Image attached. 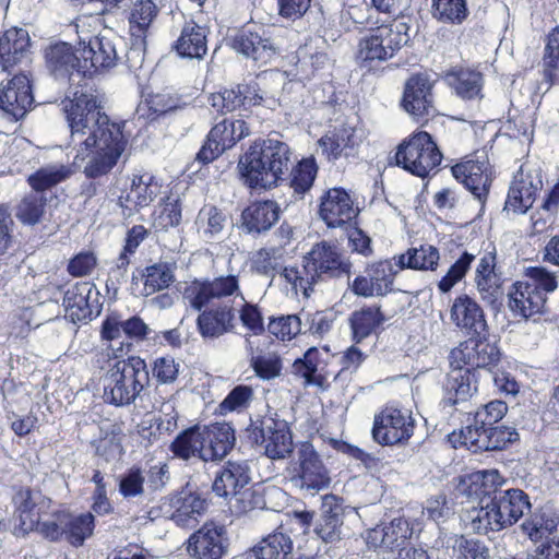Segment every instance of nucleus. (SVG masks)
I'll list each match as a JSON object with an SVG mask.
<instances>
[{
	"instance_id": "1",
	"label": "nucleus",
	"mask_w": 559,
	"mask_h": 559,
	"mask_svg": "<svg viewBox=\"0 0 559 559\" xmlns=\"http://www.w3.org/2000/svg\"><path fill=\"white\" fill-rule=\"evenodd\" d=\"M61 106L70 131L69 145L76 150L75 163L85 160L97 140L107 138L114 131H122L120 124L110 121L96 91L86 83L69 92Z\"/></svg>"
},
{
	"instance_id": "2",
	"label": "nucleus",
	"mask_w": 559,
	"mask_h": 559,
	"mask_svg": "<svg viewBox=\"0 0 559 559\" xmlns=\"http://www.w3.org/2000/svg\"><path fill=\"white\" fill-rule=\"evenodd\" d=\"M293 157L290 146L277 138L254 141L239 158L240 178L250 189L270 190L287 180Z\"/></svg>"
},
{
	"instance_id": "3",
	"label": "nucleus",
	"mask_w": 559,
	"mask_h": 559,
	"mask_svg": "<svg viewBox=\"0 0 559 559\" xmlns=\"http://www.w3.org/2000/svg\"><path fill=\"white\" fill-rule=\"evenodd\" d=\"M352 264L342 258L335 246L322 241L304 257L300 269L284 267L282 275L295 289L309 297L312 287L321 280L346 276L349 280Z\"/></svg>"
},
{
	"instance_id": "4",
	"label": "nucleus",
	"mask_w": 559,
	"mask_h": 559,
	"mask_svg": "<svg viewBox=\"0 0 559 559\" xmlns=\"http://www.w3.org/2000/svg\"><path fill=\"white\" fill-rule=\"evenodd\" d=\"M411 26L399 19L383 20L370 26L369 34L359 39L356 60L362 67L373 61H386L411 41Z\"/></svg>"
},
{
	"instance_id": "5",
	"label": "nucleus",
	"mask_w": 559,
	"mask_h": 559,
	"mask_svg": "<svg viewBox=\"0 0 559 559\" xmlns=\"http://www.w3.org/2000/svg\"><path fill=\"white\" fill-rule=\"evenodd\" d=\"M150 382L145 360L131 356L116 361L104 378V400L115 406H127L135 402Z\"/></svg>"
},
{
	"instance_id": "6",
	"label": "nucleus",
	"mask_w": 559,
	"mask_h": 559,
	"mask_svg": "<svg viewBox=\"0 0 559 559\" xmlns=\"http://www.w3.org/2000/svg\"><path fill=\"white\" fill-rule=\"evenodd\" d=\"M441 160V152L432 136L426 131L414 133L403 141L395 153L397 166L421 178L428 176L433 168L440 165Z\"/></svg>"
},
{
	"instance_id": "7",
	"label": "nucleus",
	"mask_w": 559,
	"mask_h": 559,
	"mask_svg": "<svg viewBox=\"0 0 559 559\" xmlns=\"http://www.w3.org/2000/svg\"><path fill=\"white\" fill-rule=\"evenodd\" d=\"M288 471L290 481L312 495L328 488L331 483L326 466L310 442L300 443Z\"/></svg>"
},
{
	"instance_id": "8",
	"label": "nucleus",
	"mask_w": 559,
	"mask_h": 559,
	"mask_svg": "<svg viewBox=\"0 0 559 559\" xmlns=\"http://www.w3.org/2000/svg\"><path fill=\"white\" fill-rule=\"evenodd\" d=\"M253 444L262 445L272 460L284 459L293 452V438L287 423L271 416L251 420L247 428Z\"/></svg>"
},
{
	"instance_id": "9",
	"label": "nucleus",
	"mask_w": 559,
	"mask_h": 559,
	"mask_svg": "<svg viewBox=\"0 0 559 559\" xmlns=\"http://www.w3.org/2000/svg\"><path fill=\"white\" fill-rule=\"evenodd\" d=\"M456 437L462 445L473 452L502 451L520 439L516 429L506 425L485 426L484 428L464 427L459 435L455 432L450 435V440L455 442L456 440L453 438Z\"/></svg>"
},
{
	"instance_id": "10",
	"label": "nucleus",
	"mask_w": 559,
	"mask_h": 559,
	"mask_svg": "<svg viewBox=\"0 0 559 559\" xmlns=\"http://www.w3.org/2000/svg\"><path fill=\"white\" fill-rule=\"evenodd\" d=\"M501 355L497 337L487 330L485 335H473L468 342L452 349L449 360L451 364H463L478 373L479 368L496 367Z\"/></svg>"
},
{
	"instance_id": "11",
	"label": "nucleus",
	"mask_w": 559,
	"mask_h": 559,
	"mask_svg": "<svg viewBox=\"0 0 559 559\" xmlns=\"http://www.w3.org/2000/svg\"><path fill=\"white\" fill-rule=\"evenodd\" d=\"M46 68L57 80L68 79L71 84L91 76V67L86 60L79 58L74 48L66 41H56L49 44L44 49Z\"/></svg>"
},
{
	"instance_id": "12",
	"label": "nucleus",
	"mask_w": 559,
	"mask_h": 559,
	"mask_svg": "<svg viewBox=\"0 0 559 559\" xmlns=\"http://www.w3.org/2000/svg\"><path fill=\"white\" fill-rule=\"evenodd\" d=\"M371 433L373 440L381 445L404 444L414 433L412 414L394 406H385L376 414Z\"/></svg>"
},
{
	"instance_id": "13",
	"label": "nucleus",
	"mask_w": 559,
	"mask_h": 559,
	"mask_svg": "<svg viewBox=\"0 0 559 559\" xmlns=\"http://www.w3.org/2000/svg\"><path fill=\"white\" fill-rule=\"evenodd\" d=\"M127 145L122 131H114L107 138H100L93 145L86 156L90 157L84 166V175L87 179H98L107 182L108 175L117 165Z\"/></svg>"
},
{
	"instance_id": "14",
	"label": "nucleus",
	"mask_w": 559,
	"mask_h": 559,
	"mask_svg": "<svg viewBox=\"0 0 559 559\" xmlns=\"http://www.w3.org/2000/svg\"><path fill=\"white\" fill-rule=\"evenodd\" d=\"M432 87L425 73L414 74L405 82L401 106L416 122H426L437 114Z\"/></svg>"
},
{
	"instance_id": "15",
	"label": "nucleus",
	"mask_w": 559,
	"mask_h": 559,
	"mask_svg": "<svg viewBox=\"0 0 559 559\" xmlns=\"http://www.w3.org/2000/svg\"><path fill=\"white\" fill-rule=\"evenodd\" d=\"M236 294L245 300L243 295L239 290V280L236 275L219 276L212 281H193L185 288L183 299L189 306L201 311L213 299H221Z\"/></svg>"
},
{
	"instance_id": "16",
	"label": "nucleus",
	"mask_w": 559,
	"mask_h": 559,
	"mask_svg": "<svg viewBox=\"0 0 559 559\" xmlns=\"http://www.w3.org/2000/svg\"><path fill=\"white\" fill-rule=\"evenodd\" d=\"M233 48L257 64H267L277 53L278 46L263 26L241 28L233 38Z\"/></svg>"
},
{
	"instance_id": "17",
	"label": "nucleus",
	"mask_w": 559,
	"mask_h": 559,
	"mask_svg": "<svg viewBox=\"0 0 559 559\" xmlns=\"http://www.w3.org/2000/svg\"><path fill=\"white\" fill-rule=\"evenodd\" d=\"M543 188L538 170H525L521 166L509 188L503 212L525 214L534 204L538 191Z\"/></svg>"
},
{
	"instance_id": "18",
	"label": "nucleus",
	"mask_w": 559,
	"mask_h": 559,
	"mask_svg": "<svg viewBox=\"0 0 559 559\" xmlns=\"http://www.w3.org/2000/svg\"><path fill=\"white\" fill-rule=\"evenodd\" d=\"M250 480V467L246 461H228L216 473L212 489L218 497H236L239 502L245 503L254 496L252 490L246 488Z\"/></svg>"
},
{
	"instance_id": "19",
	"label": "nucleus",
	"mask_w": 559,
	"mask_h": 559,
	"mask_svg": "<svg viewBox=\"0 0 559 559\" xmlns=\"http://www.w3.org/2000/svg\"><path fill=\"white\" fill-rule=\"evenodd\" d=\"M450 367L451 370L443 384L442 404L444 407L454 406L456 411L463 412L464 409L460 406H464L477 393V373L473 368H467L463 364L450 362Z\"/></svg>"
},
{
	"instance_id": "20",
	"label": "nucleus",
	"mask_w": 559,
	"mask_h": 559,
	"mask_svg": "<svg viewBox=\"0 0 559 559\" xmlns=\"http://www.w3.org/2000/svg\"><path fill=\"white\" fill-rule=\"evenodd\" d=\"M346 508L341 497L332 493L322 497L320 514L313 527V533L322 542L334 544L344 538V516Z\"/></svg>"
},
{
	"instance_id": "21",
	"label": "nucleus",
	"mask_w": 559,
	"mask_h": 559,
	"mask_svg": "<svg viewBox=\"0 0 559 559\" xmlns=\"http://www.w3.org/2000/svg\"><path fill=\"white\" fill-rule=\"evenodd\" d=\"M224 526L205 523L188 539V552L197 559H222L228 551Z\"/></svg>"
},
{
	"instance_id": "22",
	"label": "nucleus",
	"mask_w": 559,
	"mask_h": 559,
	"mask_svg": "<svg viewBox=\"0 0 559 559\" xmlns=\"http://www.w3.org/2000/svg\"><path fill=\"white\" fill-rule=\"evenodd\" d=\"M98 295L95 285L90 282L72 285L63 296L66 316L74 323L92 320L94 313H99Z\"/></svg>"
},
{
	"instance_id": "23",
	"label": "nucleus",
	"mask_w": 559,
	"mask_h": 559,
	"mask_svg": "<svg viewBox=\"0 0 559 559\" xmlns=\"http://www.w3.org/2000/svg\"><path fill=\"white\" fill-rule=\"evenodd\" d=\"M34 103L31 80L25 73L14 75L0 91V108L14 120L22 119Z\"/></svg>"
},
{
	"instance_id": "24",
	"label": "nucleus",
	"mask_w": 559,
	"mask_h": 559,
	"mask_svg": "<svg viewBox=\"0 0 559 559\" xmlns=\"http://www.w3.org/2000/svg\"><path fill=\"white\" fill-rule=\"evenodd\" d=\"M453 177L481 204L485 203L492 181L490 165L487 158L483 160L469 159L452 167Z\"/></svg>"
},
{
	"instance_id": "25",
	"label": "nucleus",
	"mask_w": 559,
	"mask_h": 559,
	"mask_svg": "<svg viewBox=\"0 0 559 559\" xmlns=\"http://www.w3.org/2000/svg\"><path fill=\"white\" fill-rule=\"evenodd\" d=\"M235 319L233 305L222 302L200 311L197 318V329L203 338L215 340L234 330Z\"/></svg>"
},
{
	"instance_id": "26",
	"label": "nucleus",
	"mask_w": 559,
	"mask_h": 559,
	"mask_svg": "<svg viewBox=\"0 0 559 559\" xmlns=\"http://www.w3.org/2000/svg\"><path fill=\"white\" fill-rule=\"evenodd\" d=\"M169 519L180 527H192L205 511L206 501L200 493L182 488L169 498Z\"/></svg>"
},
{
	"instance_id": "27",
	"label": "nucleus",
	"mask_w": 559,
	"mask_h": 559,
	"mask_svg": "<svg viewBox=\"0 0 559 559\" xmlns=\"http://www.w3.org/2000/svg\"><path fill=\"white\" fill-rule=\"evenodd\" d=\"M320 217L331 227H342L354 216L353 201L342 188H333L321 197Z\"/></svg>"
},
{
	"instance_id": "28",
	"label": "nucleus",
	"mask_w": 559,
	"mask_h": 559,
	"mask_svg": "<svg viewBox=\"0 0 559 559\" xmlns=\"http://www.w3.org/2000/svg\"><path fill=\"white\" fill-rule=\"evenodd\" d=\"M452 322L473 335H485L488 324L481 307L468 295L456 297L450 310Z\"/></svg>"
},
{
	"instance_id": "29",
	"label": "nucleus",
	"mask_w": 559,
	"mask_h": 559,
	"mask_svg": "<svg viewBox=\"0 0 559 559\" xmlns=\"http://www.w3.org/2000/svg\"><path fill=\"white\" fill-rule=\"evenodd\" d=\"M203 437V462L221 461L234 448L235 430L227 423H215L201 427Z\"/></svg>"
},
{
	"instance_id": "30",
	"label": "nucleus",
	"mask_w": 559,
	"mask_h": 559,
	"mask_svg": "<svg viewBox=\"0 0 559 559\" xmlns=\"http://www.w3.org/2000/svg\"><path fill=\"white\" fill-rule=\"evenodd\" d=\"M508 298L509 309L515 317L528 319L536 313L547 311V297L538 295L526 280L512 284Z\"/></svg>"
},
{
	"instance_id": "31",
	"label": "nucleus",
	"mask_w": 559,
	"mask_h": 559,
	"mask_svg": "<svg viewBox=\"0 0 559 559\" xmlns=\"http://www.w3.org/2000/svg\"><path fill=\"white\" fill-rule=\"evenodd\" d=\"M31 38L24 28L11 27L0 37V66L10 68L28 58Z\"/></svg>"
},
{
	"instance_id": "32",
	"label": "nucleus",
	"mask_w": 559,
	"mask_h": 559,
	"mask_svg": "<svg viewBox=\"0 0 559 559\" xmlns=\"http://www.w3.org/2000/svg\"><path fill=\"white\" fill-rule=\"evenodd\" d=\"M280 206L275 201L255 202L243 210L242 227L249 234H261L269 230L280 217Z\"/></svg>"
},
{
	"instance_id": "33",
	"label": "nucleus",
	"mask_w": 559,
	"mask_h": 559,
	"mask_svg": "<svg viewBox=\"0 0 559 559\" xmlns=\"http://www.w3.org/2000/svg\"><path fill=\"white\" fill-rule=\"evenodd\" d=\"M41 499L43 496L39 491H34L28 487H20L15 490L12 503L14 515L19 521L17 530L22 533V536H26L34 531L38 518L35 514V509Z\"/></svg>"
},
{
	"instance_id": "34",
	"label": "nucleus",
	"mask_w": 559,
	"mask_h": 559,
	"mask_svg": "<svg viewBox=\"0 0 559 559\" xmlns=\"http://www.w3.org/2000/svg\"><path fill=\"white\" fill-rule=\"evenodd\" d=\"M444 81L462 99L483 98L484 76L479 71L453 68L445 73Z\"/></svg>"
},
{
	"instance_id": "35",
	"label": "nucleus",
	"mask_w": 559,
	"mask_h": 559,
	"mask_svg": "<svg viewBox=\"0 0 559 559\" xmlns=\"http://www.w3.org/2000/svg\"><path fill=\"white\" fill-rule=\"evenodd\" d=\"M493 499L508 527L515 524L532 508L528 495L519 488L498 491Z\"/></svg>"
},
{
	"instance_id": "36",
	"label": "nucleus",
	"mask_w": 559,
	"mask_h": 559,
	"mask_svg": "<svg viewBox=\"0 0 559 559\" xmlns=\"http://www.w3.org/2000/svg\"><path fill=\"white\" fill-rule=\"evenodd\" d=\"M82 60H86L91 67V75L97 69L116 66L118 53L115 41L106 36L91 38L88 45L82 49Z\"/></svg>"
},
{
	"instance_id": "37",
	"label": "nucleus",
	"mask_w": 559,
	"mask_h": 559,
	"mask_svg": "<svg viewBox=\"0 0 559 559\" xmlns=\"http://www.w3.org/2000/svg\"><path fill=\"white\" fill-rule=\"evenodd\" d=\"M411 535L408 522L403 518H394L390 523L373 528L368 539L374 547L393 549L403 545Z\"/></svg>"
},
{
	"instance_id": "38",
	"label": "nucleus",
	"mask_w": 559,
	"mask_h": 559,
	"mask_svg": "<svg viewBox=\"0 0 559 559\" xmlns=\"http://www.w3.org/2000/svg\"><path fill=\"white\" fill-rule=\"evenodd\" d=\"M292 551V538L284 533H274L242 554L241 559H287Z\"/></svg>"
},
{
	"instance_id": "39",
	"label": "nucleus",
	"mask_w": 559,
	"mask_h": 559,
	"mask_svg": "<svg viewBox=\"0 0 559 559\" xmlns=\"http://www.w3.org/2000/svg\"><path fill=\"white\" fill-rule=\"evenodd\" d=\"M205 28L190 21L182 27L175 48L179 56L190 59H201L207 51Z\"/></svg>"
},
{
	"instance_id": "40",
	"label": "nucleus",
	"mask_w": 559,
	"mask_h": 559,
	"mask_svg": "<svg viewBox=\"0 0 559 559\" xmlns=\"http://www.w3.org/2000/svg\"><path fill=\"white\" fill-rule=\"evenodd\" d=\"M169 450L175 457L189 461L199 459L203 461V437L200 426H193L182 430L170 443Z\"/></svg>"
},
{
	"instance_id": "41",
	"label": "nucleus",
	"mask_w": 559,
	"mask_h": 559,
	"mask_svg": "<svg viewBox=\"0 0 559 559\" xmlns=\"http://www.w3.org/2000/svg\"><path fill=\"white\" fill-rule=\"evenodd\" d=\"M495 499L485 498L479 502V509L471 514L472 528L478 534L499 532L507 528L502 513L499 512Z\"/></svg>"
},
{
	"instance_id": "42",
	"label": "nucleus",
	"mask_w": 559,
	"mask_h": 559,
	"mask_svg": "<svg viewBox=\"0 0 559 559\" xmlns=\"http://www.w3.org/2000/svg\"><path fill=\"white\" fill-rule=\"evenodd\" d=\"M61 524L66 528L64 539L78 548L83 546L84 542L93 535L95 518L91 512L74 515L64 511Z\"/></svg>"
},
{
	"instance_id": "43",
	"label": "nucleus",
	"mask_w": 559,
	"mask_h": 559,
	"mask_svg": "<svg viewBox=\"0 0 559 559\" xmlns=\"http://www.w3.org/2000/svg\"><path fill=\"white\" fill-rule=\"evenodd\" d=\"M385 318L380 307H364L354 311L349 317L353 338L359 343L371 335Z\"/></svg>"
},
{
	"instance_id": "44",
	"label": "nucleus",
	"mask_w": 559,
	"mask_h": 559,
	"mask_svg": "<svg viewBox=\"0 0 559 559\" xmlns=\"http://www.w3.org/2000/svg\"><path fill=\"white\" fill-rule=\"evenodd\" d=\"M440 259L439 250L431 245L411 248L397 257L396 265L400 270H431L435 271Z\"/></svg>"
},
{
	"instance_id": "45",
	"label": "nucleus",
	"mask_w": 559,
	"mask_h": 559,
	"mask_svg": "<svg viewBox=\"0 0 559 559\" xmlns=\"http://www.w3.org/2000/svg\"><path fill=\"white\" fill-rule=\"evenodd\" d=\"M358 142L355 129L347 126L335 128L331 134L320 139V145L323 147V151L333 159H337L343 154L349 155L346 150H353L358 145Z\"/></svg>"
},
{
	"instance_id": "46",
	"label": "nucleus",
	"mask_w": 559,
	"mask_h": 559,
	"mask_svg": "<svg viewBox=\"0 0 559 559\" xmlns=\"http://www.w3.org/2000/svg\"><path fill=\"white\" fill-rule=\"evenodd\" d=\"M212 140L224 150L231 148L238 141L250 134L247 122L242 119L225 118L210 131Z\"/></svg>"
},
{
	"instance_id": "47",
	"label": "nucleus",
	"mask_w": 559,
	"mask_h": 559,
	"mask_svg": "<svg viewBox=\"0 0 559 559\" xmlns=\"http://www.w3.org/2000/svg\"><path fill=\"white\" fill-rule=\"evenodd\" d=\"M318 174V166L313 157L302 158L287 175L289 179V187L293 189L294 194L300 199L310 191Z\"/></svg>"
},
{
	"instance_id": "48",
	"label": "nucleus",
	"mask_w": 559,
	"mask_h": 559,
	"mask_svg": "<svg viewBox=\"0 0 559 559\" xmlns=\"http://www.w3.org/2000/svg\"><path fill=\"white\" fill-rule=\"evenodd\" d=\"M158 7L153 0H135L128 12L131 34L143 36L158 15Z\"/></svg>"
},
{
	"instance_id": "49",
	"label": "nucleus",
	"mask_w": 559,
	"mask_h": 559,
	"mask_svg": "<svg viewBox=\"0 0 559 559\" xmlns=\"http://www.w3.org/2000/svg\"><path fill=\"white\" fill-rule=\"evenodd\" d=\"M468 14L466 0H431V15L440 23L460 25Z\"/></svg>"
},
{
	"instance_id": "50",
	"label": "nucleus",
	"mask_w": 559,
	"mask_h": 559,
	"mask_svg": "<svg viewBox=\"0 0 559 559\" xmlns=\"http://www.w3.org/2000/svg\"><path fill=\"white\" fill-rule=\"evenodd\" d=\"M471 479V493H475L479 499V502L485 498L492 499L498 491H502L501 488L504 484L503 477L497 469L479 471L469 476Z\"/></svg>"
},
{
	"instance_id": "51",
	"label": "nucleus",
	"mask_w": 559,
	"mask_h": 559,
	"mask_svg": "<svg viewBox=\"0 0 559 559\" xmlns=\"http://www.w3.org/2000/svg\"><path fill=\"white\" fill-rule=\"evenodd\" d=\"M226 222L227 217L223 211L213 205L202 207L197 219L199 231L206 241L218 239Z\"/></svg>"
},
{
	"instance_id": "52",
	"label": "nucleus",
	"mask_w": 559,
	"mask_h": 559,
	"mask_svg": "<svg viewBox=\"0 0 559 559\" xmlns=\"http://www.w3.org/2000/svg\"><path fill=\"white\" fill-rule=\"evenodd\" d=\"M248 352L251 355L250 366L262 380H271L281 374L282 359L275 353L253 354V347L249 337L246 338Z\"/></svg>"
},
{
	"instance_id": "53",
	"label": "nucleus",
	"mask_w": 559,
	"mask_h": 559,
	"mask_svg": "<svg viewBox=\"0 0 559 559\" xmlns=\"http://www.w3.org/2000/svg\"><path fill=\"white\" fill-rule=\"evenodd\" d=\"M142 276L144 277L146 295L167 288L175 282L174 267L166 262L155 263L145 267Z\"/></svg>"
},
{
	"instance_id": "54",
	"label": "nucleus",
	"mask_w": 559,
	"mask_h": 559,
	"mask_svg": "<svg viewBox=\"0 0 559 559\" xmlns=\"http://www.w3.org/2000/svg\"><path fill=\"white\" fill-rule=\"evenodd\" d=\"M508 405L500 400H493L479 407L473 415L472 421L467 418L468 424L465 427L484 428L485 426L498 425L499 421L506 416Z\"/></svg>"
},
{
	"instance_id": "55",
	"label": "nucleus",
	"mask_w": 559,
	"mask_h": 559,
	"mask_svg": "<svg viewBox=\"0 0 559 559\" xmlns=\"http://www.w3.org/2000/svg\"><path fill=\"white\" fill-rule=\"evenodd\" d=\"M69 176V171L63 166H48L39 168L32 174L27 181L36 193L43 194L48 189L57 186Z\"/></svg>"
},
{
	"instance_id": "56",
	"label": "nucleus",
	"mask_w": 559,
	"mask_h": 559,
	"mask_svg": "<svg viewBox=\"0 0 559 559\" xmlns=\"http://www.w3.org/2000/svg\"><path fill=\"white\" fill-rule=\"evenodd\" d=\"M365 274L372 280L378 290V296H385L393 290V282L397 271L394 270L390 261L384 260L368 265L365 270Z\"/></svg>"
},
{
	"instance_id": "57",
	"label": "nucleus",
	"mask_w": 559,
	"mask_h": 559,
	"mask_svg": "<svg viewBox=\"0 0 559 559\" xmlns=\"http://www.w3.org/2000/svg\"><path fill=\"white\" fill-rule=\"evenodd\" d=\"M302 333H309L313 336L323 337L333 328L336 320V313L331 310L317 312H301Z\"/></svg>"
},
{
	"instance_id": "58",
	"label": "nucleus",
	"mask_w": 559,
	"mask_h": 559,
	"mask_svg": "<svg viewBox=\"0 0 559 559\" xmlns=\"http://www.w3.org/2000/svg\"><path fill=\"white\" fill-rule=\"evenodd\" d=\"M543 64L544 78L549 84H552L559 78V25L547 35Z\"/></svg>"
},
{
	"instance_id": "59",
	"label": "nucleus",
	"mask_w": 559,
	"mask_h": 559,
	"mask_svg": "<svg viewBox=\"0 0 559 559\" xmlns=\"http://www.w3.org/2000/svg\"><path fill=\"white\" fill-rule=\"evenodd\" d=\"M47 199L39 193H31L23 198L17 205L16 217L25 225L39 223L46 206Z\"/></svg>"
},
{
	"instance_id": "60",
	"label": "nucleus",
	"mask_w": 559,
	"mask_h": 559,
	"mask_svg": "<svg viewBox=\"0 0 559 559\" xmlns=\"http://www.w3.org/2000/svg\"><path fill=\"white\" fill-rule=\"evenodd\" d=\"M159 193V186L151 175L134 176L131 183L133 203L145 207L150 205Z\"/></svg>"
},
{
	"instance_id": "61",
	"label": "nucleus",
	"mask_w": 559,
	"mask_h": 559,
	"mask_svg": "<svg viewBox=\"0 0 559 559\" xmlns=\"http://www.w3.org/2000/svg\"><path fill=\"white\" fill-rule=\"evenodd\" d=\"M527 283L538 295L547 297V294L554 293L558 288V277L554 272L544 266H531L525 271Z\"/></svg>"
},
{
	"instance_id": "62",
	"label": "nucleus",
	"mask_w": 559,
	"mask_h": 559,
	"mask_svg": "<svg viewBox=\"0 0 559 559\" xmlns=\"http://www.w3.org/2000/svg\"><path fill=\"white\" fill-rule=\"evenodd\" d=\"M267 331L282 341L292 340L302 333V317L299 313L271 318Z\"/></svg>"
},
{
	"instance_id": "63",
	"label": "nucleus",
	"mask_w": 559,
	"mask_h": 559,
	"mask_svg": "<svg viewBox=\"0 0 559 559\" xmlns=\"http://www.w3.org/2000/svg\"><path fill=\"white\" fill-rule=\"evenodd\" d=\"M474 260V254L464 251L460 258L449 267L447 274L439 281V290L443 294L449 293L459 282L465 277Z\"/></svg>"
},
{
	"instance_id": "64",
	"label": "nucleus",
	"mask_w": 559,
	"mask_h": 559,
	"mask_svg": "<svg viewBox=\"0 0 559 559\" xmlns=\"http://www.w3.org/2000/svg\"><path fill=\"white\" fill-rule=\"evenodd\" d=\"M455 559H489L490 550L484 542L465 536H456L452 545Z\"/></svg>"
}]
</instances>
